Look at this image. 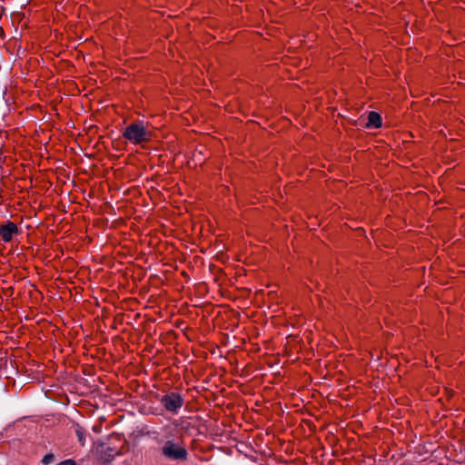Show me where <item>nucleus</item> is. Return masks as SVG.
<instances>
[{
  "label": "nucleus",
  "instance_id": "nucleus-6",
  "mask_svg": "<svg viewBox=\"0 0 465 465\" xmlns=\"http://www.w3.org/2000/svg\"><path fill=\"white\" fill-rule=\"evenodd\" d=\"M74 432H75V435L77 437V440H78L79 443L82 446H84V444H85V431H84V428L81 427L79 424H74Z\"/></svg>",
  "mask_w": 465,
  "mask_h": 465
},
{
  "label": "nucleus",
  "instance_id": "nucleus-7",
  "mask_svg": "<svg viewBox=\"0 0 465 465\" xmlns=\"http://www.w3.org/2000/svg\"><path fill=\"white\" fill-rule=\"evenodd\" d=\"M56 465H76L75 461L72 459L64 460Z\"/></svg>",
  "mask_w": 465,
  "mask_h": 465
},
{
  "label": "nucleus",
  "instance_id": "nucleus-1",
  "mask_svg": "<svg viewBox=\"0 0 465 465\" xmlns=\"http://www.w3.org/2000/svg\"><path fill=\"white\" fill-rule=\"evenodd\" d=\"M164 440H163L161 452L170 460L185 461L188 459V451L182 437H175L170 426L163 428Z\"/></svg>",
  "mask_w": 465,
  "mask_h": 465
},
{
  "label": "nucleus",
  "instance_id": "nucleus-4",
  "mask_svg": "<svg viewBox=\"0 0 465 465\" xmlns=\"http://www.w3.org/2000/svg\"><path fill=\"white\" fill-rule=\"evenodd\" d=\"M17 233V225L13 222H7L0 227V236L5 242H11L14 235Z\"/></svg>",
  "mask_w": 465,
  "mask_h": 465
},
{
  "label": "nucleus",
  "instance_id": "nucleus-2",
  "mask_svg": "<svg viewBox=\"0 0 465 465\" xmlns=\"http://www.w3.org/2000/svg\"><path fill=\"white\" fill-rule=\"evenodd\" d=\"M124 138L134 144H141L151 140L152 133L143 123L131 124L124 133Z\"/></svg>",
  "mask_w": 465,
  "mask_h": 465
},
{
  "label": "nucleus",
  "instance_id": "nucleus-8",
  "mask_svg": "<svg viewBox=\"0 0 465 465\" xmlns=\"http://www.w3.org/2000/svg\"><path fill=\"white\" fill-rule=\"evenodd\" d=\"M53 460V455L51 454H48V455H45L43 459V462L45 464H48L49 462H51V460Z\"/></svg>",
  "mask_w": 465,
  "mask_h": 465
},
{
  "label": "nucleus",
  "instance_id": "nucleus-3",
  "mask_svg": "<svg viewBox=\"0 0 465 465\" xmlns=\"http://www.w3.org/2000/svg\"><path fill=\"white\" fill-rule=\"evenodd\" d=\"M159 401L165 411L173 414H177L184 403L183 397L174 391L163 395Z\"/></svg>",
  "mask_w": 465,
  "mask_h": 465
},
{
  "label": "nucleus",
  "instance_id": "nucleus-5",
  "mask_svg": "<svg viewBox=\"0 0 465 465\" xmlns=\"http://www.w3.org/2000/svg\"><path fill=\"white\" fill-rule=\"evenodd\" d=\"M382 121L380 114L370 112L368 114V122L366 124L369 128H379L381 126Z\"/></svg>",
  "mask_w": 465,
  "mask_h": 465
}]
</instances>
